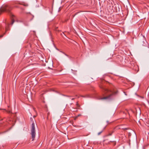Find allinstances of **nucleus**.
Masks as SVG:
<instances>
[{
	"instance_id": "6e6552de",
	"label": "nucleus",
	"mask_w": 149,
	"mask_h": 149,
	"mask_svg": "<svg viewBox=\"0 0 149 149\" xmlns=\"http://www.w3.org/2000/svg\"><path fill=\"white\" fill-rule=\"evenodd\" d=\"M74 98H72V100H74Z\"/></svg>"
},
{
	"instance_id": "7ed1b4c3",
	"label": "nucleus",
	"mask_w": 149,
	"mask_h": 149,
	"mask_svg": "<svg viewBox=\"0 0 149 149\" xmlns=\"http://www.w3.org/2000/svg\"><path fill=\"white\" fill-rule=\"evenodd\" d=\"M31 131V135L32 140L33 141L35 137L36 133L35 132V124L34 122L32 124Z\"/></svg>"
},
{
	"instance_id": "f03ea898",
	"label": "nucleus",
	"mask_w": 149,
	"mask_h": 149,
	"mask_svg": "<svg viewBox=\"0 0 149 149\" xmlns=\"http://www.w3.org/2000/svg\"><path fill=\"white\" fill-rule=\"evenodd\" d=\"M12 9L10 5H3L0 8V15L4 11L9 12Z\"/></svg>"
},
{
	"instance_id": "1a4fd4ad",
	"label": "nucleus",
	"mask_w": 149,
	"mask_h": 149,
	"mask_svg": "<svg viewBox=\"0 0 149 149\" xmlns=\"http://www.w3.org/2000/svg\"><path fill=\"white\" fill-rule=\"evenodd\" d=\"M2 36H0V37H1H1H2Z\"/></svg>"
},
{
	"instance_id": "9b49d317",
	"label": "nucleus",
	"mask_w": 149,
	"mask_h": 149,
	"mask_svg": "<svg viewBox=\"0 0 149 149\" xmlns=\"http://www.w3.org/2000/svg\"><path fill=\"white\" fill-rule=\"evenodd\" d=\"M36 117V116H34V117Z\"/></svg>"
},
{
	"instance_id": "423d86ee",
	"label": "nucleus",
	"mask_w": 149,
	"mask_h": 149,
	"mask_svg": "<svg viewBox=\"0 0 149 149\" xmlns=\"http://www.w3.org/2000/svg\"><path fill=\"white\" fill-rule=\"evenodd\" d=\"M76 105H77V107H79V106L78 103H77Z\"/></svg>"
},
{
	"instance_id": "0eeeda50",
	"label": "nucleus",
	"mask_w": 149,
	"mask_h": 149,
	"mask_svg": "<svg viewBox=\"0 0 149 149\" xmlns=\"http://www.w3.org/2000/svg\"><path fill=\"white\" fill-rule=\"evenodd\" d=\"M5 29H6V31L8 30V29H7V28H6H6Z\"/></svg>"
},
{
	"instance_id": "39448f33",
	"label": "nucleus",
	"mask_w": 149,
	"mask_h": 149,
	"mask_svg": "<svg viewBox=\"0 0 149 149\" xmlns=\"http://www.w3.org/2000/svg\"><path fill=\"white\" fill-rule=\"evenodd\" d=\"M102 131L100 132H99L98 133V135H100L102 133Z\"/></svg>"
},
{
	"instance_id": "20e7f679",
	"label": "nucleus",
	"mask_w": 149,
	"mask_h": 149,
	"mask_svg": "<svg viewBox=\"0 0 149 149\" xmlns=\"http://www.w3.org/2000/svg\"><path fill=\"white\" fill-rule=\"evenodd\" d=\"M14 22V20L13 19H12V22H11V24L12 25L13 24Z\"/></svg>"
},
{
	"instance_id": "f257e3e1",
	"label": "nucleus",
	"mask_w": 149,
	"mask_h": 149,
	"mask_svg": "<svg viewBox=\"0 0 149 149\" xmlns=\"http://www.w3.org/2000/svg\"><path fill=\"white\" fill-rule=\"evenodd\" d=\"M104 90L105 95L106 96L101 98V99L110 100L111 99V97L113 95L116 94L118 92L117 91H112L106 88H104Z\"/></svg>"
},
{
	"instance_id": "9d476101",
	"label": "nucleus",
	"mask_w": 149,
	"mask_h": 149,
	"mask_svg": "<svg viewBox=\"0 0 149 149\" xmlns=\"http://www.w3.org/2000/svg\"><path fill=\"white\" fill-rule=\"evenodd\" d=\"M82 96V97H84V96Z\"/></svg>"
}]
</instances>
